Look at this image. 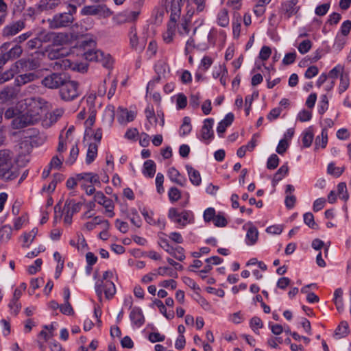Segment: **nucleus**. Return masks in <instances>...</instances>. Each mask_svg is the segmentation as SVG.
<instances>
[{
	"mask_svg": "<svg viewBox=\"0 0 351 351\" xmlns=\"http://www.w3.org/2000/svg\"><path fill=\"white\" fill-rule=\"evenodd\" d=\"M85 0H76V3H69L67 12H58L48 19L47 22L51 29H61L71 27L75 21L74 14L77 6L84 3Z\"/></svg>",
	"mask_w": 351,
	"mask_h": 351,
	"instance_id": "obj_1",
	"label": "nucleus"
},
{
	"mask_svg": "<svg viewBox=\"0 0 351 351\" xmlns=\"http://www.w3.org/2000/svg\"><path fill=\"white\" fill-rule=\"evenodd\" d=\"M96 42L90 38L82 42L81 46L86 51L84 53V58L88 61H96L101 62L102 66L106 68H110L112 65V60L110 54H105L99 50H93L89 48L94 47Z\"/></svg>",
	"mask_w": 351,
	"mask_h": 351,
	"instance_id": "obj_2",
	"label": "nucleus"
},
{
	"mask_svg": "<svg viewBox=\"0 0 351 351\" xmlns=\"http://www.w3.org/2000/svg\"><path fill=\"white\" fill-rule=\"evenodd\" d=\"M18 158L12 159L10 155H0V178L5 181L18 177Z\"/></svg>",
	"mask_w": 351,
	"mask_h": 351,
	"instance_id": "obj_3",
	"label": "nucleus"
},
{
	"mask_svg": "<svg viewBox=\"0 0 351 351\" xmlns=\"http://www.w3.org/2000/svg\"><path fill=\"white\" fill-rule=\"evenodd\" d=\"M78 83L75 81L69 80V77L66 82L62 84L60 90L61 99L64 101H72L78 97Z\"/></svg>",
	"mask_w": 351,
	"mask_h": 351,
	"instance_id": "obj_4",
	"label": "nucleus"
},
{
	"mask_svg": "<svg viewBox=\"0 0 351 351\" xmlns=\"http://www.w3.org/2000/svg\"><path fill=\"white\" fill-rule=\"evenodd\" d=\"M69 76L65 73H52L42 80V84L49 88H61Z\"/></svg>",
	"mask_w": 351,
	"mask_h": 351,
	"instance_id": "obj_5",
	"label": "nucleus"
},
{
	"mask_svg": "<svg viewBox=\"0 0 351 351\" xmlns=\"http://www.w3.org/2000/svg\"><path fill=\"white\" fill-rule=\"evenodd\" d=\"M68 54V51L64 48H59L49 52V56L51 59H56L53 68H60L66 69L68 67L72 66V62L67 58H62Z\"/></svg>",
	"mask_w": 351,
	"mask_h": 351,
	"instance_id": "obj_6",
	"label": "nucleus"
},
{
	"mask_svg": "<svg viewBox=\"0 0 351 351\" xmlns=\"http://www.w3.org/2000/svg\"><path fill=\"white\" fill-rule=\"evenodd\" d=\"M82 16H99L108 17L112 14L110 10L104 4L86 5L81 10Z\"/></svg>",
	"mask_w": 351,
	"mask_h": 351,
	"instance_id": "obj_7",
	"label": "nucleus"
},
{
	"mask_svg": "<svg viewBox=\"0 0 351 351\" xmlns=\"http://www.w3.org/2000/svg\"><path fill=\"white\" fill-rule=\"evenodd\" d=\"M38 119V117L29 113L23 114L13 119L12 126L14 129H21L34 124Z\"/></svg>",
	"mask_w": 351,
	"mask_h": 351,
	"instance_id": "obj_8",
	"label": "nucleus"
},
{
	"mask_svg": "<svg viewBox=\"0 0 351 351\" xmlns=\"http://www.w3.org/2000/svg\"><path fill=\"white\" fill-rule=\"evenodd\" d=\"M298 3V0H289L282 3L280 8V14L286 19L296 14L300 10V6H297Z\"/></svg>",
	"mask_w": 351,
	"mask_h": 351,
	"instance_id": "obj_9",
	"label": "nucleus"
},
{
	"mask_svg": "<svg viewBox=\"0 0 351 351\" xmlns=\"http://www.w3.org/2000/svg\"><path fill=\"white\" fill-rule=\"evenodd\" d=\"M25 27V22L23 20L12 22L4 27L2 31V36L5 38L14 36L23 30Z\"/></svg>",
	"mask_w": 351,
	"mask_h": 351,
	"instance_id": "obj_10",
	"label": "nucleus"
},
{
	"mask_svg": "<svg viewBox=\"0 0 351 351\" xmlns=\"http://www.w3.org/2000/svg\"><path fill=\"white\" fill-rule=\"evenodd\" d=\"M85 177H89V182L99 183V176L97 174L92 173H82L77 174L75 178H70L66 181V187L68 189H73L77 183V181L82 180Z\"/></svg>",
	"mask_w": 351,
	"mask_h": 351,
	"instance_id": "obj_11",
	"label": "nucleus"
},
{
	"mask_svg": "<svg viewBox=\"0 0 351 351\" xmlns=\"http://www.w3.org/2000/svg\"><path fill=\"white\" fill-rule=\"evenodd\" d=\"M95 202H97L98 204L102 205L106 210V212L110 213V217H112L114 215L113 208L114 204L112 199L106 197L105 195L101 192L98 191L95 193L94 196Z\"/></svg>",
	"mask_w": 351,
	"mask_h": 351,
	"instance_id": "obj_12",
	"label": "nucleus"
},
{
	"mask_svg": "<svg viewBox=\"0 0 351 351\" xmlns=\"http://www.w3.org/2000/svg\"><path fill=\"white\" fill-rule=\"evenodd\" d=\"M129 38L130 47L136 51H138L139 53H141L145 47V42L138 41L136 29L134 25H132L130 27Z\"/></svg>",
	"mask_w": 351,
	"mask_h": 351,
	"instance_id": "obj_13",
	"label": "nucleus"
},
{
	"mask_svg": "<svg viewBox=\"0 0 351 351\" xmlns=\"http://www.w3.org/2000/svg\"><path fill=\"white\" fill-rule=\"evenodd\" d=\"M22 61H16L10 68L4 73L0 74V84H2L12 79L16 73H19L18 70L19 64H21Z\"/></svg>",
	"mask_w": 351,
	"mask_h": 351,
	"instance_id": "obj_14",
	"label": "nucleus"
},
{
	"mask_svg": "<svg viewBox=\"0 0 351 351\" xmlns=\"http://www.w3.org/2000/svg\"><path fill=\"white\" fill-rule=\"evenodd\" d=\"M169 217L176 223L184 226L188 220V213L184 212L179 213L176 208H171L169 210Z\"/></svg>",
	"mask_w": 351,
	"mask_h": 351,
	"instance_id": "obj_15",
	"label": "nucleus"
},
{
	"mask_svg": "<svg viewBox=\"0 0 351 351\" xmlns=\"http://www.w3.org/2000/svg\"><path fill=\"white\" fill-rule=\"evenodd\" d=\"M118 111V121L120 123L132 121L136 117V113L134 111H129L127 108L119 107Z\"/></svg>",
	"mask_w": 351,
	"mask_h": 351,
	"instance_id": "obj_16",
	"label": "nucleus"
},
{
	"mask_svg": "<svg viewBox=\"0 0 351 351\" xmlns=\"http://www.w3.org/2000/svg\"><path fill=\"white\" fill-rule=\"evenodd\" d=\"M60 3V0H40L37 4V8L41 12L53 10H55Z\"/></svg>",
	"mask_w": 351,
	"mask_h": 351,
	"instance_id": "obj_17",
	"label": "nucleus"
},
{
	"mask_svg": "<svg viewBox=\"0 0 351 351\" xmlns=\"http://www.w3.org/2000/svg\"><path fill=\"white\" fill-rule=\"evenodd\" d=\"M234 118V116L233 113L229 112L226 115L225 118L219 123L217 128V132L219 136H222L226 130V128L230 126L233 122Z\"/></svg>",
	"mask_w": 351,
	"mask_h": 351,
	"instance_id": "obj_18",
	"label": "nucleus"
},
{
	"mask_svg": "<svg viewBox=\"0 0 351 351\" xmlns=\"http://www.w3.org/2000/svg\"><path fill=\"white\" fill-rule=\"evenodd\" d=\"M14 150L18 154H29L32 152V144L29 143L27 138L18 141L14 146Z\"/></svg>",
	"mask_w": 351,
	"mask_h": 351,
	"instance_id": "obj_19",
	"label": "nucleus"
},
{
	"mask_svg": "<svg viewBox=\"0 0 351 351\" xmlns=\"http://www.w3.org/2000/svg\"><path fill=\"white\" fill-rule=\"evenodd\" d=\"M213 122V119H205L202 128V137L203 139L207 140L213 136V131L212 130Z\"/></svg>",
	"mask_w": 351,
	"mask_h": 351,
	"instance_id": "obj_20",
	"label": "nucleus"
},
{
	"mask_svg": "<svg viewBox=\"0 0 351 351\" xmlns=\"http://www.w3.org/2000/svg\"><path fill=\"white\" fill-rule=\"evenodd\" d=\"M16 92L13 86H7L0 91V101L5 102L14 98Z\"/></svg>",
	"mask_w": 351,
	"mask_h": 351,
	"instance_id": "obj_21",
	"label": "nucleus"
},
{
	"mask_svg": "<svg viewBox=\"0 0 351 351\" xmlns=\"http://www.w3.org/2000/svg\"><path fill=\"white\" fill-rule=\"evenodd\" d=\"M130 318L134 324L137 326H141L145 322L142 311L138 308H134L132 310L130 314Z\"/></svg>",
	"mask_w": 351,
	"mask_h": 351,
	"instance_id": "obj_22",
	"label": "nucleus"
},
{
	"mask_svg": "<svg viewBox=\"0 0 351 351\" xmlns=\"http://www.w3.org/2000/svg\"><path fill=\"white\" fill-rule=\"evenodd\" d=\"M36 75L33 73H28L18 75L14 80L16 86H21L35 80Z\"/></svg>",
	"mask_w": 351,
	"mask_h": 351,
	"instance_id": "obj_23",
	"label": "nucleus"
},
{
	"mask_svg": "<svg viewBox=\"0 0 351 351\" xmlns=\"http://www.w3.org/2000/svg\"><path fill=\"white\" fill-rule=\"evenodd\" d=\"M27 140L29 143L32 144V149H33L34 147H38L43 145L47 140V136L44 134H38V135L32 136L31 134Z\"/></svg>",
	"mask_w": 351,
	"mask_h": 351,
	"instance_id": "obj_24",
	"label": "nucleus"
},
{
	"mask_svg": "<svg viewBox=\"0 0 351 351\" xmlns=\"http://www.w3.org/2000/svg\"><path fill=\"white\" fill-rule=\"evenodd\" d=\"M186 168L188 171L191 182L196 186L199 185L201 183V177L199 171L189 165H186Z\"/></svg>",
	"mask_w": 351,
	"mask_h": 351,
	"instance_id": "obj_25",
	"label": "nucleus"
},
{
	"mask_svg": "<svg viewBox=\"0 0 351 351\" xmlns=\"http://www.w3.org/2000/svg\"><path fill=\"white\" fill-rule=\"evenodd\" d=\"M115 116L114 107L113 106H108L106 108L104 114V122L110 127L114 122Z\"/></svg>",
	"mask_w": 351,
	"mask_h": 351,
	"instance_id": "obj_26",
	"label": "nucleus"
},
{
	"mask_svg": "<svg viewBox=\"0 0 351 351\" xmlns=\"http://www.w3.org/2000/svg\"><path fill=\"white\" fill-rule=\"evenodd\" d=\"M217 23L221 27H227L229 24L228 10L225 8L220 10L217 15Z\"/></svg>",
	"mask_w": 351,
	"mask_h": 351,
	"instance_id": "obj_27",
	"label": "nucleus"
},
{
	"mask_svg": "<svg viewBox=\"0 0 351 351\" xmlns=\"http://www.w3.org/2000/svg\"><path fill=\"white\" fill-rule=\"evenodd\" d=\"M72 204V199H66L63 208V211L64 213V221L65 223L68 225H71L72 223V213H70L71 205Z\"/></svg>",
	"mask_w": 351,
	"mask_h": 351,
	"instance_id": "obj_28",
	"label": "nucleus"
},
{
	"mask_svg": "<svg viewBox=\"0 0 351 351\" xmlns=\"http://www.w3.org/2000/svg\"><path fill=\"white\" fill-rule=\"evenodd\" d=\"M192 129V125L191 124V119L189 117H184L183 118L182 124L180 128V134L181 136H186L189 134Z\"/></svg>",
	"mask_w": 351,
	"mask_h": 351,
	"instance_id": "obj_29",
	"label": "nucleus"
},
{
	"mask_svg": "<svg viewBox=\"0 0 351 351\" xmlns=\"http://www.w3.org/2000/svg\"><path fill=\"white\" fill-rule=\"evenodd\" d=\"M23 52V49L20 45L16 44L12 47L8 52L5 53L9 60L19 58Z\"/></svg>",
	"mask_w": 351,
	"mask_h": 351,
	"instance_id": "obj_30",
	"label": "nucleus"
},
{
	"mask_svg": "<svg viewBox=\"0 0 351 351\" xmlns=\"http://www.w3.org/2000/svg\"><path fill=\"white\" fill-rule=\"evenodd\" d=\"M156 173V165L153 160H148L144 163V173L152 178Z\"/></svg>",
	"mask_w": 351,
	"mask_h": 351,
	"instance_id": "obj_31",
	"label": "nucleus"
},
{
	"mask_svg": "<svg viewBox=\"0 0 351 351\" xmlns=\"http://www.w3.org/2000/svg\"><path fill=\"white\" fill-rule=\"evenodd\" d=\"M19 61H22V62L21 64H19L18 70H19L20 68L23 69L24 67L29 69H36L38 66V63L33 59H21Z\"/></svg>",
	"mask_w": 351,
	"mask_h": 351,
	"instance_id": "obj_32",
	"label": "nucleus"
},
{
	"mask_svg": "<svg viewBox=\"0 0 351 351\" xmlns=\"http://www.w3.org/2000/svg\"><path fill=\"white\" fill-rule=\"evenodd\" d=\"M12 230L9 226H3L0 228V240L1 241H8L12 234Z\"/></svg>",
	"mask_w": 351,
	"mask_h": 351,
	"instance_id": "obj_33",
	"label": "nucleus"
},
{
	"mask_svg": "<svg viewBox=\"0 0 351 351\" xmlns=\"http://www.w3.org/2000/svg\"><path fill=\"white\" fill-rule=\"evenodd\" d=\"M145 114L147 121L149 122L151 125L154 124L156 125L157 118L155 115V112L154 108L152 106H148L145 110Z\"/></svg>",
	"mask_w": 351,
	"mask_h": 351,
	"instance_id": "obj_34",
	"label": "nucleus"
},
{
	"mask_svg": "<svg viewBox=\"0 0 351 351\" xmlns=\"http://www.w3.org/2000/svg\"><path fill=\"white\" fill-rule=\"evenodd\" d=\"M38 233V229L36 228H33L31 231H29L27 233H25L23 234V242L24 245L23 247H28L29 244H27L28 242L30 243L33 242L34 239H35L36 234Z\"/></svg>",
	"mask_w": 351,
	"mask_h": 351,
	"instance_id": "obj_35",
	"label": "nucleus"
},
{
	"mask_svg": "<svg viewBox=\"0 0 351 351\" xmlns=\"http://www.w3.org/2000/svg\"><path fill=\"white\" fill-rule=\"evenodd\" d=\"M191 21L187 19L186 17L182 19L181 23L178 25V33L180 35L188 34L189 33L190 29L189 27V24Z\"/></svg>",
	"mask_w": 351,
	"mask_h": 351,
	"instance_id": "obj_36",
	"label": "nucleus"
},
{
	"mask_svg": "<svg viewBox=\"0 0 351 351\" xmlns=\"http://www.w3.org/2000/svg\"><path fill=\"white\" fill-rule=\"evenodd\" d=\"M350 80L347 73H342L340 75V84L339 87V93H342L349 86Z\"/></svg>",
	"mask_w": 351,
	"mask_h": 351,
	"instance_id": "obj_37",
	"label": "nucleus"
},
{
	"mask_svg": "<svg viewBox=\"0 0 351 351\" xmlns=\"http://www.w3.org/2000/svg\"><path fill=\"white\" fill-rule=\"evenodd\" d=\"M348 332V324L346 322H341L335 330V335L339 337H346Z\"/></svg>",
	"mask_w": 351,
	"mask_h": 351,
	"instance_id": "obj_38",
	"label": "nucleus"
},
{
	"mask_svg": "<svg viewBox=\"0 0 351 351\" xmlns=\"http://www.w3.org/2000/svg\"><path fill=\"white\" fill-rule=\"evenodd\" d=\"M116 289L113 282L107 281L105 285L104 293L106 298L109 299L111 298L115 293Z\"/></svg>",
	"mask_w": 351,
	"mask_h": 351,
	"instance_id": "obj_39",
	"label": "nucleus"
},
{
	"mask_svg": "<svg viewBox=\"0 0 351 351\" xmlns=\"http://www.w3.org/2000/svg\"><path fill=\"white\" fill-rule=\"evenodd\" d=\"M170 179L178 184L183 185L182 180L179 178L180 174L179 171L174 167H171L169 170Z\"/></svg>",
	"mask_w": 351,
	"mask_h": 351,
	"instance_id": "obj_40",
	"label": "nucleus"
},
{
	"mask_svg": "<svg viewBox=\"0 0 351 351\" xmlns=\"http://www.w3.org/2000/svg\"><path fill=\"white\" fill-rule=\"evenodd\" d=\"M258 232L257 228L254 226L249 228L247 232V238L250 241L251 244H254L258 239Z\"/></svg>",
	"mask_w": 351,
	"mask_h": 351,
	"instance_id": "obj_41",
	"label": "nucleus"
},
{
	"mask_svg": "<svg viewBox=\"0 0 351 351\" xmlns=\"http://www.w3.org/2000/svg\"><path fill=\"white\" fill-rule=\"evenodd\" d=\"M63 179V176L60 173H56L53 175V179L49 184L47 190L48 192L51 193L53 192L56 187L58 182H61Z\"/></svg>",
	"mask_w": 351,
	"mask_h": 351,
	"instance_id": "obj_42",
	"label": "nucleus"
},
{
	"mask_svg": "<svg viewBox=\"0 0 351 351\" xmlns=\"http://www.w3.org/2000/svg\"><path fill=\"white\" fill-rule=\"evenodd\" d=\"M327 141H328L327 131L326 130H323L322 132V138L320 139L319 136H317L315 139L316 148L318 146H320L322 148H324L326 146Z\"/></svg>",
	"mask_w": 351,
	"mask_h": 351,
	"instance_id": "obj_43",
	"label": "nucleus"
},
{
	"mask_svg": "<svg viewBox=\"0 0 351 351\" xmlns=\"http://www.w3.org/2000/svg\"><path fill=\"white\" fill-rule=\"evenodd\" d=\"M158 274L160 276H165V274H167L169 276H172L174 278L178 277V274L176 271H175L171 268L167 267H160L158 269Z\"/></svg>",
	"mask_w": 351,
	"mask_h": 351,
	"instance_id": "obj_44",
	"label": "nucleus"
},
{
	"mask_svg": "<svg viewBox=\"0 0 351 351\" xmlns=\"http://www.w3.org/2000/svg\"><path fill=\"white\" fill-rule=\"evenodd\" d=\"M58 37V36H56V34L53 32H47V33H43L40 34L38 38L40 40V44L42 43H47L51 40H54L56 42L55 38Z\"/></svg>",
	"mask_w": 351,
	"mask_h": 351,
	"instance_id": "obj_45",
	"label": "nucleus"
},
{
	"mask_svg": "<svg viewBox=\"0 0 351 351\" xmlns=\"http://www.w3.org/2000/svg\"><path fill=\"white\" fill-rule=\"evenodd\" d=\"M312 47V43L310 40H304L299 45L298 49L300 53H307Z\"/></svg>",
	"mask_w": 351,
	"mask_h": 351,
	"instance_id": "obj_46",
	"label": "nucleus"
},
{
	"mask_svg": "<svg viewBox=\"0 0 351 351\" xmlns=\"http://www.w3.org/2000/svg\"><path fill=\"white\" fill-rule=\"evenodd\" d=\"M95 97L94 96L90 95L86 99V102L88 105V114L89 116H93V117H96V110L94 106Z\"/></svg>",
	"mask_w": 351,
	"mask_h": 351,
	"instance_id": "obj_47",
	"label": "nucleus"
},
{
	"mask_svg": "<svg viewBox=\"0 0 351 351\" xmlns=\"http://www.w3.org/2000/svg\"><path fill=\"white\" fill-rule=\"evenodd\" d=\"M169 197L171 202H177L181 197L180 191L176 187H171L169 191Z\"/></svg>",
	"mask_w": 351,
	"mask_h": 351,
	"instance_id": "obj_48",
	"label": "nucleus"
},
{
	"mask_svg": "<svg viewBox=\"0 0 351 351\" xmlns=\"http://www.w3.org/2000/svg\"><path fill=\"white\" fill-rule=\"evenodd\" d=\"M70 143V141L66 140L62 135L59 137V143L57 147V152L61 153L66 152L69 147V144Z\"/></svg>",
	"mask_w": 351,
	"mask_h": 351,
	"instance_id": "obj_49",
	"label": "nucleus"
},
{
	"mask_svg": "<svg viewBox=\"0 0 351 351\" xmlns=\"http://www.w3.org/2000/svg\"><path fill=\"white\" fill-rule=\"evenodd\" d=\"M337 191L341 199L344 200L348 199V194L347 193L346 185L344 182H341L337 185Z\"/></svg>",
	"mask_w": 351,
	"mask_h": 351,
	"instance_id": "obj_50",
	"label": "nucleus"
},
{
	"mask_svg": "<svg viewBox=\"0 0 351 351\" xmlns=\"http://www.w3.org/2000/svg\"><path fill=\"white\" fill-rule=\"evenodd\" d=\"M304 223L311 228H315L317 224L314 221V216L311 213H306L304 215Z\"/></svg>",
	"mask_w": 351,
	"mask_h": 351,
	"instance_id": "obj_51",
	"label": "nucleus"
},
{
	"mask_svg": "<svg viewBox=\"0 0 351 351\" xmlns=\"http://www.w3.org/2000/svg\"><path fill=\"white\" fill-rule=\"evenodd\" d=\"M176 104L178 109H183L187 105V98L183 93H180L177 96Z\"/></svg>",
	"mask_w": 351,
	"mask_h": 351,
	"instance_id": "obj_52",
	"label": "nucleus"
},
{
	"mask_svg": "<svg viewBox=\"0 0 351 351\" xmlns=\"http://www.w3.org/2000/svg\"><path fill=\"white\" fill-rule=\"evenodd\" d=\"M328 97L326 95H323L321 97V101L319 104V107L318 109V112L320 114H323L328 109Z\"/></svg>",
	"mask_w": 351,
	"mask_h": 351,
	"instance_id": "obj_53",
	"label": "nucleus"
},
{
	"mask_svg": "<svg viewBox=\"0 0 351 351\" xmlns=\"http://www.w3.org/2000/svg\"><path fill=\"white\" fill-rule=\"evenodd\" d=\"M330 5L329 3H324L320 5H318L315 8V12L317 16H324L328 12V10L330 8Z\"/></svg>",
	"mask_w": 351,
	"mask_h": 351,
	"instance_id": "obj_54",
	"label": "nucleus"
},
{
	"mask_svg": "<svg viewBox=\"0 0 351 351\" xmlns=\"http://www.w3.org/2000/svg\"><path fill=\"white\" fill-rule=\"evenodd\" d=\"M271 53V49L268 46H263L259 53V58L262 60H267Z\"/></svg>",
	"mask_w": 351,
	"mask_h": 351,
	"instance_id": "obj_55",
	"label": "nucleus"
},
{
	"mask_svg": "<svg viewBox=\"0 0 351 351\" xmlns=\"http://www.w3.org/2000/svg\"><path fill=\"white\" fill-rule=\"evenodd\" d=\"M250 326L256 332V330L262 328L263 324L262 320L258 317H254L250 320Z\"/></svg>",
	"mask_w": 351,
	"mask_h": 351,
	"instance_id": "obj_56",
	"label": "nucleus"
},
{
	"mask_svg": "<svg viewBox=\"0 0 351 351\" xmlns=\"http://www.w3.org/2000/svg\"><path fill=\"white\" fill-rule=\"evenodd\" d=\"M313 140V134L311 132H306L302 137V144L304 147H309Z\"/></svg>",
	"mask_w": 351,
	"mask_h": 351,
	"instance_id": "obj_57",
	"label": "nucleus"
},
{
	"mask_svg": "<svg viewBox=\"0 0 351 351\" xmlns=\"http://www.w3.org/2000/svg\"><path fill=\"white\" fill-rule=\"evenodd\" d=\"M312 114L310 111L306 110H302L298 115V119L301 122H305L311 120Z\"/></svg>",
	"mask_w": 351,
	"mask_h": 351,
	"instance_id": "obj_58",
	"label": "nucleus"
},
{
	"mask_svg": "<svg viewBox=\"0 0 351 351\" xmlns=\"http://www.w3.org/2000/svg\"><path fill=\"white\" fill-rule=\"evenodd\" d=\"M279 162V159L278 158V155H271V156L268 159L267 163V167L269 169H276Z\"/></svg>",
	"mask_w": 351,
	"mask_h": 351,
	"instance_id": "obj_59",
	"label": "nucleus"
},
{
	"mask_svg": "<svg viewBox=\"0 0 351 351\" xmlns=\"http://www.w3.org/2000/svg\"><path fill=\"white\" fill-rule=\"evenodd\" d=\"M289 146V141H287L283 138L281 139L279 141L278 145L276 147L277 153L278 154H283L284 152H285L287 151Z\"/></svg>",
	"mask_w": 351,
	"mask_h": 351,
	"instance_id": "obj_60",
	"label": "nucleus"
},
{
	"mask_svg": "<svg viewBox=\"0 0 351 351\" xmlns=\"http://www.w3.org/2000/svg\"><path fill=\"white\" fill-rule=\"evenodd\" d=\"M215 216V210L213 208H208L204 211V219L206 222L213 221Z\"/></svg>",
	"mask_w": 351,
	"mask_h": 351,
	"instance_id": "obj_61",
	"label": "nucleus"
},
{
	"mask_svg": "<svg viewBox=\"0 0 351 351\" xmlns=\"http://www.w3.org/2000/svg\"><path fill=\"white\" fill-rule=\"evenodd\" d=\"M295 58H296L295 52L287 53L285 54V56L282 60V63L285 65H289L295 62Z\"/></svg>",
	"mask_w": 351,
	"mask_h": 351,
	"instance_id": "obj_62",
	"label": "nucleus"
},
{
	"mask_svg": "<svg viewBox=\"0 0 351 351\" xmlns=\"http://www.w3.org/2000/svg\"><path fill=\"white\" fill-rule=\"evenodd\" d=\"M318 68L316 66H309L304 73V76L307 79H311L318 74Z\"/></svg>",
	"mask_w": 351,
	"mask_h": 351,
	"instance_id": "obj_63",
	"label": "nucleus"
},
{
	"mask_svg": "<svg viewBox=\"0 0 351 351\" xmlns=\"http://www.w3.org/2000/svg\"><path fill=\"white\" fill-rule=\"evenodd\" d=\"M288 172V167L287 166H282L274 175V180L275 181H280L282 178Z\"/></svg>",
	"mask_w": 351,
	"mask_h": 351,
	"instance_id": "obj_64",
	"label": "nucleus"
}]
</instances>
